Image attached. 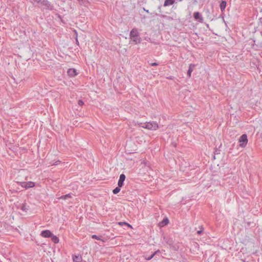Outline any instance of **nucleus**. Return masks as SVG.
<instances>
[{"label": "nucleus", "instance_id": "obj_1", "mask_svg": "<svg viewBox=\"0 0 262 262\" xmlns=\"http://www.w3.org/2000/svg\"><path fill=\"white\" fill-rule=\"evenodd\" d=\"M129 38L135 45L141 43L142 39L139 35V33L137 28H133L130 32Z\"/></svg>", "mask_w": 262, "mask_h": 262}, {"label": "nucleus", "instance_id": "obj_2", "mask_svg": "<svg viewBox=\"0 0 262 262\" xmlns=\"http://www.w3.org/2000/svg\"><path fill=\"white\" fill-rule=\"evenodd\" d=\"M141 124H142L141 126L143 128H146L149 130H155L159 128V125L158 123L155 121L141 123Z\"/></svg>", "mask_w": 262, "mask_h": 262}, {"label": "nucleus", "instance_id": "obj_3", "mask_svg": "<svg viewBox=\"0 0 262 262\" xmlns=\"http://www.w3.org/2000/svg\"><path fill=\"white\" fill-rule=\"evenodd\" d=\"M40 4L43 7V9L49 10L54 9L53 5L48 0H41Z\"/></svg>", "mask_w": 262, "mask_h": 262}, {"label": "nucleus", "instance_id": "obj_4", "mask_svg": "<svg viewBox=\"0 0 262 262\" xmlns=\"http://www.w3.org/2000/svg\"><path fill=\"white\" fill-rule=\"evenodd\" d=\"M20 185L21 187L27 189L30 188L34 187L35 186V183L32 181L21 182H20Z\"/></svg>", "mask_w": 262, "mask_h": 262}, {"label": "nucleus", "instance_id": "obj_5", "mask_svg": "<svg viewBox=\"0 0 262 262\" xmlns=\"http://www.w3.org/2000/svg\"><path fill=\"white\" fill-rule=\"evenodd\" d=\"M240 142L239 146L242 147H245L248 142L247 136L246 134L242 135L239 139Z\"/></svg>", "mask_w": 262, "mask_h": 262}, {"label": "nucleus", "instance_id": "obj_6", "mask_svg": "<svg viewBox=\"0 0 262 262\" xmlns=\"http://www.w3.org/2000/svg\"><path fill=\"white\" fill-rule=\"evenodd\" d=\"M52 234L53 233L50 230H45L41 232L40 235L43 237L49 238L51 237V236L52 235Z\"/></svg>", "mask_w": 262, "mask_h": 262}, {"label": "nucleus", "instance_id": "obj_7", "mask_svg": "<svg viewBox=\"0 0 262 262\" xmlns=\"http://www.w3.org/2000/svg\"><path fill=\"white\" fill-rule=\"evenodd\" d=\"M125 178H126V177H125V174L123 173L121 174L120 175L119 179L118 182V186L119 187H122V186L123 185V183H124V181H125Z\"/></svg>", "mask_w": 262, "mask_h": 262}, {"label": "nucleus", "instance_id": "obj_8", "mask_svg": "<svg viewBox=\"0 0 262 262\" xmlns=\"http://www.w3.org/2000/svg\"><path fill=\"white\" fill-rule=\"evenodd\" d=\"M193 17L195 19L198 20L200 23L203 21V18L199 12H195L193 13Z\"/></svg>", "mask_w": 262, "mask_h": 262}, {"label": "nucleus", "instance_id": "obj_9", "mask_svg": "<svg viewBox=\"0 0 262 262\" xmlns=\"http://www.w3.org/2000/svg\"><path fill=\"white\" fill-rule=\"evenodd\" d=\"M67 73L68 75L70 77H74L78 74V73L77 72L76 69L73 68L69 69L68 70Z\"/></svg>", "mask_w": 262, "mask_h": 262}, {"label": "nucleus", "instance_id": "obj_10", "mask_svg": "<svg viewBox=\"0 0 262 262\" xmlns=\"http://www.w3.org/2000/svg\"><path fill=\"white\" fill-rule=\"evenodd\" d=\"M73 262H81L82 257L80 255H74L72 256Z\"/></svg>", "mask_w": 262, "mask_h": 262}, {"label": "nucleus", "instance_id": "obj_11", "mask_svg": "<svg viewBox=\"0 0 262 262\" xmlns=\"http://www.w3.org/2000/svg\"><path fill=\"white\" fill-rule=\"evenodd\" d=\"M174 3V0H165L163 6L164 7L172 5Z\"/></svg>", "mask_w": 262, "mask_h": 262}, {"label": "nucleus", "instance_id": "obj_12", "mask_svg": "<svg viewBox=\"0 0 262 262\" xmlns=\"http://www.w3.org/2000/svg\"><path fill=\"white\" fill-rule=\"evenodd\" d=\"M51 238L52 241L54 244H57L59 243V238L57 236L54 235L53 234H52V235L51 236Z\"/></svg>", "mask_w": 262, "mask_h": 262}, {"label": "nucleus", "instance_id": "obj_13", "mask_svg": "<svg viewBox=\"0 0 262 262\" xmlns=\"http://www.w3.org/2000/svg\"><path fill=\"white\" fill-rule=\"evenodd\" d=\"M226 4H227L226 2L225 1H223L221 3L220 7V9L222 12H223L225 10L226 7Z\"/></svg>", "mask_w": 262, "mask_h": 262}, {"label": "nucleus", "instance_id": "obj_14", "mask_svg": "<svg viewBox=\"0 0 262 262\" xmlns=\"http://www.w3.org/2000/svg\"><path fill=\"white\" fill-rule=\"evenodd\" d=\"M193 67H194V65H193L192 64H190L189 65L188 70L187 71V75L189 77H190L191 76V73L193 71V68H192Z\"/></svg>", "mask_w": 262, "mask_h": 262}, {"label": "nucleus", "instance_id": "obj_15", "mask_svg": "<svg viewBox=\"0 0 262 262\" xmlns=\"http://www.w3.org/2000/svg\"><path fill=\"white\" fill-rule=\"evenodd\" d=\"M20 209L23 211L27 212L29 210V206L26 204H23Z\"/></svg>", "mask_w": 262, "mask_h": 262}, {"label": "nucleus", "instance_id": "obj_16", "mask_svg": "<svg viewBox=\"0 0 262 262\" xmlns=\"http://www.w3.org/2000/svg\"><path fill=\"white\" fill-rule=\"evenodd\" d=\"M168 223H169V220L168 219V218L166 217L163 220V221L161 222L160 224H161V226H163L167 225Z\"/></svg>", "mask_w": 262, "mask_h": 262}, {"label": "nucleus", "instance_id": "obj_17", "mask_svg": "<svg viewBox=\"0 0 262 262\" xmlns=\"http://www.w3.org/2000/svg\"><path fill=\"white\" fill-rule=\"evenodd\" d=\"M71 193H68L66 195H63L59 197V199L66 200L69 198H71Z\"/></svg>", "mask_w": 262, "mask_h": 262}, {"label": "nucleus", "instance_id": "obj_18", "mask_svg": "<svg viewBox=\"0 0 262 262\" xmlns=\"http://www.w3.org/2000/svg\"><path fill=\"white\" fill-rule=\"evenodd\" d=\"M120 187H116L113 190V192L114 194H117L118 192H120Z\"/></svg>", "mask_w": 262, "mask_h": 262}, {"label": "nucleus", "instance_id": "obj_19", "mask_svg": "<svg viewBox=\"0 0 262 262\" xmlns=\"http://www.w3.org/2000/svg\"><path fill=\"white\" fill-rule=\"evenodd\" d=\"M159 252V250H158L154 252L152 254H151L150 256L148 257L147 258H146L147 260H150L154 256L158 253Z\"/></svg>", "mask_w": 262, "mask_h": 262}, {"label": "nucleus", "instance_id": "obj_20", "mask_svg": "<svg viewBox=\"0 0 262 262\" xmlns=\"http://www.w3.org/2000/svg\"><path fill=\"white\" fill-rule=\"evenodd\" d=\"M119 224L120 225H127V226H128V227H129L130 228L132 227V226L130 225H129V224H128V223H127L126 222H119Z\"/></svg>", "mask_w": 262, "mask_h": 262}, {"label": "nucleus", "instance_id": "obj_21", "mask_svg": "<svg viewBox=\"0 0 262 262\" xmlns=\"http://www.w3.org/2000/svg\"><path fill=\"white\" fill-rule=\"evenodd\" d=\"M92 238L93 239H96L97 240H101V239L99 236H98L97 235H96L95 234L92 235Z\"/></svg>", "mask_w": 262, "mask_h": 262}, {"label": "nucleus", "instance_id": "obj_22", "mask_svg": "<svg viewBox=\"0 0 262 262\" xmlns=\"http://www.w3.org/2000/svg\"><path fill=\"white\" fill-rule=\"evenodd\" d=\"M161 16L162 17H163V18H167V19H169V20H170V19H172V18H171V17H169V16H167V15H162Z\"/></svg>", "mask_w": 262, "mask_h": 262}, {"label": "nucleus", "instance_id": "obj_23", "mask_svg": "<svg viewBox=\"0 0 262 262\" xmlns=\"http://www.w3.org/2000/svg\"><path fill=\"white\" fill-rule=\"evenodd\" d=\"M78 104L80 106H82L84 104V102L82 100H79L78 101Z\"/></svg>", "mask_w": 262, "mask_h": 262}, {"label": "nucleus", "instance_id": "obj_24", "mask_svg": "<svg viewBox=\"0 0 262 262\" xmlns=\"http://www.w3.org/2000/svg\"><path fill=\"white\" fill-rule=\"evenodd\" d=\"M60 162H61V161L60 160H57V161H55L54 163H53L52 165H57Z\"/></svg>", "mask_w": 262, "mask_h": 262}, {"label": "nucleus", "instance_id": "obj_25", "mask_svg": "<svg viewBox=\"0 0 262 262\" xmlns=\"http://www.w3.org/2000/svg\"><path fill=\"white\" fill-rule=\"evenodd\" d=\"M149 64H150V66H157L159 64L157 62H152V63H149Z\"/></svg>", "mask_w": 262, "mask_h": 262}, {"label": "nucleus", "instance_id": "obj_26", "mask_svg": "<svg viewBox=\"0 0 262 262\" xmlns=\"http://www.w3.org/2000/svg\"><path fill=\"white\" fill-rule=\"evenodd\" d=\"M41 0H30V2L31 3H33L34 2H36L37 3H40Z\"/></svg>", "mask_w": 262, "mask_h": 262}, {"label": "nucleus", "instance_id": "obj_27", "mask_svg": "<svg viewBox=\"0 0 262 262\" xmlns=\"http://www.w3.org/2000/svg\"><path fill=\"white\" fill-rule=\"evenodd\" d=\"M202 230H199L197 231V234L199 235H201L203 233Z\"/></svg>", "mask_w": 262, "mask_h": 262}, {"label": "nucleus", "instance_id": "obj_28", "mask_svg": "<svg viewBox=\"0 0 262 262\" xmlns=\"http://www.w3.org/2000/svg\"><path fill=\"white\" fill-rule=\"evenodd\" d=\"M143 10H144V11H145V12H146L147 13H149V11H148V10H146V9L145 8H143Z\"/></svg>", "mask_w": 262, "mask_h": 262}, {"label": "nucleus", "instance_id": "obj_29", "mask_svg": "<svg viewBox=\"0 0 262 262\" xmlns=\"http://www.w3.org/2000/svg\"><path fill=\"white\" fill-rule=\"evenodd\" d=\"M168 79L172 80V79H173V77L170 76L168 78Z\"/></svg>", "mask_w": 262, "mask_h": 262}, {"label": "nucleus", "instance_id": "obj_30", "mask_svg": "<svg viewBox=\"0 0 262 262\" xmlns=\"http://www.w3.org/2000/svg\"><path fill=\"white\" fill-rule=\"evenodd\" d=\"M200 230H202V231H203V230H204V228H203V226H201V227H200Z\"/></svg>", "mask_w": 262, "mask_h": 262}, {"label": "nucleus", "instance_id": "obj_31", "mask_svg": "<svg viewBox=\"0 0 262 262\" xmlns=\"http://www.w3.org/2000/svg\"><path fill=\"white\" fill-rule=\"evenodd\" d=\"M76 43H79L77 39H76Z\"/></svg>", "mask_w": 262, "mask_h": 262}, {"label": "nucleus", "instance_id": "obj_32", "mask_svg": "<svg viewBox=\"0 0 262 262\" xmlns=\"http://www.w3.org/2000/svg\"><path fill=\"white\" fill-rule=\"evenodd\" d=\"M158 9L160 10L161 9V6H159L158 7Z\"/></svg>", "mask_w": 262, "mask_h": 262}, {"label": "nucleus", "instance_id": "obj_33", "mask_svg": "<svg viewBox=\"0 0 262 262\" xmlns=\"http://www.w3.org/2000/svg\"><path fill=\"white\" fill-rule=\"evenodd\" d=\"M206 26H207V27H208H208H209V25H208V24H207V25H206Z\"/></svg>", "mask_w": 262, "mask_h": 262}]
</instances>
